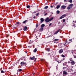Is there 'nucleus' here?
Listing matches in <instances>:
<instances>
[{"mask_svg": "<svg viewBox=\"0 0 76 76\" xmlns=\"http://www.w3.org/2000/svg\"><path fill=\"white\" fill-rule=\"evenodd\" d=\"M53 19H54V17H52L50 19L48 18H47L45 19V21L46 23H48V22H50V21H51L52 20H53Z\"/></svg>", "mask_w": 76, "mask_h": 76, "instance_id": "nucleus-1", "label": "nucleus"}, {"mask_svg": "<svg viewBox=\"0 0 76 76\" xmlns=\"http://www.w3.org/2000/svg\"><path fill=\"white\" fill-rule=\"evenodd\" d=\"M66 14H64L62 15V16H61L60 18V19H63V18H64L65 16H66Z\"/></svg>", "mask_w": 76, "mask_h": 76, "instance_id": "nucleus-2", "label": "nucleus"}, {"mask_svg": "<svg viewBox=\"0 0 76 76\" xmlns=\"http://www.w3.org/2000/svg\"><path fill=\"white\" fill-rule=\"evenodd\" d=\"M63 52V50L62 49H61L59 51L58 53H59V54H61V53H62Z\"/></svg>", "mask_w": 76, "mask_h": 76, "instance_id": "nucleus-3", "label": "nucleus"}, {"mask_svg": "<svg viewBox=\"0 0 76 76\" xmlns=\"http://www.w3.org/2000/svg\"><path fill=\"white\" fill-rule=\"evenodd\" d=\"M60 31V29H58V31H56L54 34V35H56V34H57V33H58V32H59V31Z\"/></svg>", "mask_w": 76, "mask_h": 76, "instance_id": "nucleus-4", "label": "nucleus"}, {"mask_svg": "<svg viewBox=\"0 0 76 76\" xmlns=\"http://www.w3.org/2000/svg\"><path fill=\"white\" fill-rule=\"evenodd\" d=\"M61 7L63 9H66V6L64 5H62L61 6Z\"/></svg>", "mask_w": 76, "mask_h": 76, "instance_id": "nucleus-5", "label": "nucleus"}, {"mask_svg": "<svg viewBox=\"0 0 76 76\" xmlns=\"http://www.w3.org/2000/svg\"><path fill=\"white\" fill-rule=\"evenodd\" d=\"M71 64H72V65H74L75 64V62L74 61H72L71 62Z\"/></svg>", "mask_w": 76, "mask_h": 76, "instance_id": "nucleus-6", "label": "nucleus"}, {"mask_svg": "<svg viewBox=\"0 0 76 76\" xmlns=\"http://www.w3.org/2000/svg\"><path fill=\"white\" fill-rule=\"evenodd\" d=\"M35 59V56H33V57H30V59L31 60H34Z\"/></svg>", "mask_w": 76, "mask_h": 76, "instance_id": "nucleus-7", "label": "nucleus"}, {"mask_svg": "<svg viewBox=\"0 0 76 76\" xmlns=\"http://www.w3.org/2000/svg\"><path fill=\"white\" fill-rule=\"evenodd\" d=\"M64 60V59H61V60L60 61H57V62H58V63H61V61H63Z\"/></svg>", "mask_w": 76, "mask_h": 76, "instance_id": "nucleus-8", "label": "nucleus"}, {"mask_svg": "<svg viewBox=\"0 0 76 76\" xmlns=\"http://www.w3.org/2000/svg\"><path fill=\"white\" fill-rule=\"evenodd\" d=\"M40 20H41V23H42L43 22H44V18H41L40 19Z\"/></svg>", "mask_w": 76, "mask_h": 76, "instance_id": "nucleus-9", "label": "nucleus"}, {"mask_svg": "<svg viewBox=\"0 0 76 76\" xmlns=\"http://www.w3.org/2000/svg\"><path fill=\"white\" fill-rule=\"evenodd\" d=\"M63 75H67V72L66 71H63Z\"/></svg>", "mask_w": 76, "mask_h": 76, "instance_id": "nucleus-10", "label": "nucleus"}, {"mask_svg": "<svg viewBox=\"0 0 76 76\" xmlns=\"http://www.w3.org/2000/svg\"><path fill=\"white\" fill-rule=\"evenodd\" d=\"M28 28V27L26 26L24 27V28H23V31H26V29Z\"/></svg>", "mask_w": 76, "mask_h": 76, "instance_id": "nucleus-11", "label": "nucleus"}, {"mask_svg": "<svg viewBox=\"0 0 76 76\" xmlns=\"http://www.w3.org/2000/svg\"><path fill=\"white\" fill-rule=\"evenodd\" d=\"M60 6H61L60 5H58L56 7V9H59V7H60Z\"/></svg>", "mask_w": 76, "mask_h": 76, "instance_id": "nucleus-12", "label": "nucleus"}, {"mask_svg": "<svg viewBox=\"0 0 76 76\" xmlns=\"http://www.w3.org/2000/svg\"><path fill=\"white\" fill-rule=\"evenodd\" d=\"M25 63H24L23 62H21L20 63V64L21 66H23L24 64Z\"/></svg>", "mask_w": 76, "mask_h": 76, "instance_id": "nucleus-13", "label": "nucleus"}, {"mask_svg": "<svg viewBox=\"0 0 76 76\" xmlns=\"http://www.w3.org/2000/svg\"><path fill=\"white\" fill-rule=\"evenodd\" d=\"M37 51V48H35V49L33 50V52L34 53H36Z\"/></svg>", "mask_w": 76, "mask_h": 76, "instance_id": "nucleus-14", "label": "nucleus"}, {"mask_svg": "<svg viewBox=\"0 0 76 76\" xmlns=\"http://www.w3.org/2000/svg\"><path fill=\"white\" fill-rule=\"evenodd\" d=\"M45 26V24H43L41 26V28H43V27H44Z\"/></svg>", "mask_w": 76, "mask_h": 76, "instance_id": "nucleus-15", "label": "nucleus"}, {"mask_svg": "<svg viewBox=\"0 0 76 76\" xmlns=\"http://www.w3.org/2000/svg\"><path fill=\"white\" fill-rule=\"evenodd\" d=\"M43 30L44 29H43V28L41 27V28H40V29H39V31H43Z\"/></svg>", "mask_w": 76, "mask_h": 76, "instance_id": "nucleus-16", "label": "nucleus"}, {"mask_svg": "<svg viewBox=\"0 0 76 76\" xmlns=\"http://www.w3.org/2000/svg\"><path fill=\"white\" fill-rule=\"evenodd\" d=\"M34 42V41H32L31 42V40H30V42L29 43V44H31V43H32V42Z\"/></svg>", "mask_w": 76, "mask_h": 76, "instance_id": "nucleus-17", "label": "nucleus"}, {"mask_svg": "<svg viewBox=\"0 0 76 76\" xmlns=\"http://www.w3.org/2000/svg\"><path fill=\"white\" fill-rule=\"evenodd\" d=\"M48 6H45V8H44V9H48Z\"/></svg>", "mask_w": 76, "mask_h": 76, "instance_id": "nucleus-18", "label": "nucleus"}, {"mask_svg": "<svg viewBox=\"0 0 76 76\" xmlns=\"http://www.w3.org/2000/svg\"><path fill=\"white\" fill-rule=\"evenodd\" d=\"M72 6H73V4H70L69 5V6L70 7H72Z\"/></svg>", "mask_w": 76, "mask_h": 76, "instance_id": "nucleus-19", "label": "nucleus"}, {"mask_svg": "<svg viewBox=\"0 0 76 76\" xmlns=\"http://www.w3.org/2000/svg\"><path fill=\"white\" fill-rule=\"evenodd\" d=\"M46 50L48 51H50V49H48V48H46Z\"/></svg>", "mask_w": 76, "mask_h": 76, "instance_id": "nucleus-20", "label": "nucleus"}, {"mask_svg": "<svg viewBox=\"0 0 76 76\" xmlns=\"http://www.w3.org/2000/svg\"><path fill=\"white\" fill-rule=\"evenodd\" d=\"M70 8H71V7H70L69 6V7H67V9H70Z\"/></svg>", "mask_w": 76, "mask_h": 76, "instance_id": "nucleus-21", "label": "nucleus"}, {"mask_svg": "<svg viewBox=\"0 0 76 76\" xmlns=\"http://www.w3.org/2000/svg\"><path fill=\"white\" fill-rule=\"evenodd\" d=\"M69 60L71 62L72 61H73V60H72V58H69Z\"/></svg>", "mask_w": 76, "mask_h": 76, "instance_id": "nucleus-22", "label": "nucleus"}, {"mask_svg": "<svg viewBox=\"0 0 76 76\" xmlns=\"http://www.w3.org/2000/svg\"><path fill=\"white\" fill-rule=\"evenodd\" d=\"M67 64V63H64L63 64V66H65L66 64Z\"/></svg>", "mask_w": 76, "mask_h": 76, "instance_id": "nucleus-23", "label": "nucleus"}, {"mask_svg": "<svg viewBox=\"0 0 76 76\" xmlns=\"http://www.w3.org/2000/svg\"><path fill=\"white\" fill-rule=\"evenodd\" d=\"M57 14H59V13H60V11L58 10H57Z\"/></svg>", "mask_w": 76, "mask_h": 76, "instance_id": "nucleus-24", "label": "nucleus"}, {"mask_svg": "<svg viewBox=\"0 0 76 76\" xmlns=\"http://www.w3.org/2000/svg\"><path fill=\"white\" fill-rule=\"evenodd\" d=\"M26 21H27V20H26L25 21H23V23H26Z\"/></svg>", "mask_w": 76, "mask_h": 76, "instance_id": "nucleus-25", "label": "nucleus"}, {"mask_svg": "<svg viewBox=\"0 0 76 76\" xmlns=\"http://www.w3.org/2000/svg\"><path fill=\"white\" fill-rule=\"evenodd\" d=\"M39 12H38V13H37L36 14V16H38V15H39Z\"/></svg>", "mask_w": 76, "mask_h": 76, "instance_id": "nucleus-26", "label": "nucleus"}, {"mask_svg": "<svg viewBox=\"0 0 76 76\" xmlns=\"http://www.w3.org/2000/svg\"><path fill=\"white\" fill-rule=\"evenodd\" d=\"M69 3H72V0H69Z\"/></svg>", "mask_w": 76, "mask_h": 76, "instance_id": "nucleus-27", "label": "nucleus"}, {"mask_svg": "<svg viewBox=\"0 0 76 76\" xmlns=\"http://www.w3.org/2000/svg\"><path fill=\"white\" fill-rule=\"evenodd\" d=\"M1 72L2 73H4V71H3V70H1Z\"/></svg>", "mask_w": 76, "mask_h": 76, "instance_id": "nucleus-28", "label": "nucleus"}, {"mask_svg": "<svg viewBox=\"0 0 76 76\" xmlns=\"http://www.w3.org/2000/svg\"><path fill=\"white\" fill-rule=\"evenodd\" d=\"M61 56L62 57H65V56L63 55H62Z\"/></svg>", "mask_w": 76, "mask_h": 76, "instance_id": "nucleus-29", "label": "nucleus"}, {"mask_svg": "<svg viewBox=\"0 0 76 76\" xmlns=\"http://www.w3.org/2000/svg\"><path fill=\"white\" fill-rule=\"evenodd\" d=\"M27 8H29L30 7V6H27Z\"/></svg>", "mask_w": 76, "mask_h": 76, "instance_id": "nucleus-30", "label": "nucleus"}, {"mask_svg": "<svg viewBox=\"0 0 76 76\" xmlns=\"http://www.w3.org/2000/svg\"><path fill=\"white\" fill-rule=\"evenodd\" d=\"M58 39H56L54 40V41H58Z\"/></svg>", "mask_w": 76, "mask_h": 76, "instance_id": "nucleus-31", "label": "nucleus"}, {"mask_svg": "<svg viewBox=\"0 0 76 76\" xmlns=\"http://www.w3.org/2000/svg\"><path fill=\"white\" fill-rule=\"evenodd\" d=\"M73 56H74V58H76V56L74 55Z\"/></svg>", "mask_w": 76, "mask_h": 76, "instance_id": "nucleus-32", "label": "nucleus"}, {"mask_svg": "<svg viewBox=\"0 0 76 76\" xmlns=\"http://www.w3.org/2000/svg\"><path fill=\"white\" fill-rule=\"evenodd\" d=\"M63 22H65V19H64L63 20Z\"/></svg>", "mask_w": 76, "mask_h": 76, "instance_id": "nucleus-33", "label": "nucleus"}, {"mask_svg": "<svg viewBox=\"0 0 76 76\" xmlns=\"http://www.w3.org/2000/svg\"><path fill=\"white\" fill-rule=\"evenodd\" d=\"M72 40V39H69V41H71Z\"/></svg>", "mask_w": 76, "mask_h": 76, "instance_id": "nucleus-34", "label": "nucleus"}, {"mask_svg": "<svg viewBox=\"0 0 76 76\" xmlns=\"http://www.w3.org/2000/svg\"><path fill=\"white\" fill-rule=\"evenodd\" d=\"M37 11H36L34 12L33 13H37Z\"/></svg>", "mask_w": 76, "mask_h": 76, "instance_id": "nucleus-35", "label": "nucleus"}, {"mask_svg": "<svg viewBox=\"0 0 76 76\" xmlns=\"http://www.w3.org/2000/svg\"><path fill=\"white\" fill-rule=\"evenodd\" d=\"M51 25H52V23H50L49 25V26H50Z\"/></svg>", "mask_w": 76, "mask_h": 76, "instance_id": "nucleus-36", "label": "nucleus"}, {"mask_svg": "<svg viewBox=\"0 0 76 76\" xmlns=\"http://www.w3.org/2000/svg\"><path fill=\"white\" fill-rule=\"evenodd\" d=\"M71 53H73V50H71Z\"/></svg>", "mask_w": 76, "mask_h": 76, "instance_id": "nucleus-37", "label": "nucleus"}, {"mask_svg": "<svg viewBox=\"0 0 76 76\" xmlns=\"http://www.w3.org/2000/svg\"><path fill=\"white\" fill-rule=\"evenodd\" d=\"M19 71L20 72H21V71H22V69H19Z\"/></svg>", "mask_w": 76, "mask_h": 76, "instance_id": "nucleus-38", "label": "nucleus"}, {"mask_svg": "<svg viewBox=\"0 0 76 76\" xmlns=\"http://www.w3.org/2000/svg\"><path fill=\"white\" fill-rule=\"evenodd\" d=\"M75 22L74 23H76V20L75 21H73V22Z\"/></svg>", "mask_w": 76, "mask_h": 76, "instance_id": "nucleus-39", "label": "nucleus"}, {"mask_svg": "<svg viewBox=\"0 0 76 76\" xmlns=\"http://www.w3.org/2000/svg\"><path fill=\"white\" fill-rule=\"evenodd\" d=\"M38 24H36V28H38Z\"/></svg>", "mask_w": 76, "mask_h": 76, "instance_id": "nucleus-40", "label": "nucleus"}, {"mask_svg": "<svg viewBox=\"0 0 76 76\" xmlns=\"http://www.w3.org/2000/svg\"><path fill=\"white\" fill-rule=\"evenodd\" d=\"M47 15V13H46L45 14V16H46V15Z\"/></svg>", "mask_w": 76, "mask_h": 76, "instance_id": "nucleus-41", "label": "nucleus"}, {"mask_svg": "<svg viewBox=\"0 0 76 76\" xmlns=\"http://www.w3.org/2000/svg\"><path fill=\"white\" fill-rule=\"evenodd\" d=\"M36 60H37V58H35V59L34 61H36Z\"/></svg>", "mask_w": 76, "mask_h": 76, "instance_id": "nucleus-42", "label": "nucleus"}, {"mask_svg": "<svg viewBox=\"0 0 76 76\" xmlns=\"http://www.w3.org/2000/svg\"><path fill=\"white\" fill-rule=\"evenodd\" d=\"M63 73L62 72H60V75L61 74V73Z\"/></svg>", "mask_w": 76, "mask_h": 76, "instance_id": "nucleus-43", "label": "nucleus"}, {"mask_svg": "<svg viewBox=\"0 0 76 76\" xmlns=\"http://www.w3.org/2000/svg\"><path fill=\"white\" fill-rule=\"evenodd\" d=\"M34 19H35V16H34L33 17Z\"/></svg>", "mask_w": 76, "mask_h": 76, "instance_id": "nucleus-44", "label": "nucleus"}, {"mask_svg": "<svg viewBox=\"0 0 76 76\" xmlns=\"http://www.w3.org/2000/svg\"><path fill=\"white\" fill-rule=\"evenodd\" d=\"M24 61H26V59H24Z\"/></svg>", "mask_w": 76, "mask_h": 76, "instance_id": "nucleus-45", "label": "nucleus"}, {"mask_svg": "<svg viewBox=\"0 0 76 76\" xmlns=\"http://www.w3.org/2000/svg\"><path fill=\"white\" fill-rule=\"evenodd\" d=\"M53 6H51V7L52 8H53Z\"/></svg>", "mask_w": 76, "mask_h": 76, "instance_id": "nucleus-46", "label": "nucleus"}, {"mask_svg": "<svg viewBox=\"0 0 76 76\" xmlns=\"http://www.w3.org/2000/svg\"><path fill=\"white\" fill-rule=\"evenodd\" d=\"M17 23L18 24H19V22H17Z\"/></svg>", "mask_w": 76, "mask_h": 76, "instance_id": "nucleus-47", "label": "nucleus"}, {"mask_svg": "<svg viewBox=\"0 0 76 76\" xmlns=\"http://www.w3.org/2000/svg\"><path fill=\"white\" fill-rule=\"evenodd\" d=\"M58 25H59V24H60V22H58Z\"/></svg>", "mask_w": 76, "mask_h": 76, "instance_id": "nucleus-48", "label": "nucleus"}, {"mask_svg": "<svg viewBox=\"0 0 76 76\" xmlns=\"http://www.w3.org/2000/svg\"><path fill=\"white\" fill-rule=\"evenodd\" d=\"M65 67H63V69H65Z\"/></svg>", "mask_w": 76, "mask_h": 76, "instance_id": "nucleus-49", "label": "nucleus"}, {"mask_svg": "<svg viewBox=\"0 0 76 76\" xmlns=\"http://www.w3.org/2000/svg\"><path fill=\"white\" fill-rule=\"evenodd\" d=\"M66 42H67V41H66Z\"/></svg>", "mask_w": 76, "mask_h": 76, "instance_id": "nucleus-50", "label": "nucleus"}, {"mask_svg": "<svg viewBox=\"0 0 76 76\" xmlns=\"http://www.w3.org/2000/svg\"><path fill=\"white\" fill-rule=\"evenodd\" d=\"M66 26H69V25H67Z\"/></svg>", "mask_w": 76, "mask_h": 76, "instance_id": "nucleus-51", "label": "nucleus"}, {"mask_svg": "<svg viewBox=\"0 0 76 76\" xmlns=\"http://www.w3.org/2000/svg\"><path fill=\"white\" fill-rule=\"evenodd\" d=\"M28 47L29 48V47H30V46H28Z\"/></svg>", "mask_w": 76, "mask_h": 76, "instance_id": "nucleus-52", "label": "nucleus"}, {"mask_svg": "<svg viewBox=\"0 0 76 76\" xmlns=\"http://www.w3.org/2000/svg\"><path fill=\"white\" fill-rule=\"evenodd\" d=\"M69 20V19L67 18V20Z\"/></svg>", "mask_w": 76, "mask_h": 76, "instance_id": "nucleus-53", "label": "nucleus"}, {"mask_svg": "<svg viewBox=\"0 0 76 76\" xmlns=\"http://www.w3.org/2000/svg\"><path fill=\"white\" fill-rule=\"evenodd\" d=\"M33 75H35V73H34V74H33Z\"/></svg>", "mask_w": 76, "mask_h": 76, "instance_id": "nucleus-54", "label": "nucleus"}, {"mask_svg": "<svg viewBox=\"0 0 76 76\" xmlns=\"http://www.w3.org/2000/svg\"><path fill=\"white\" fill-rule=\"evenodd\" d=\"M66 0H64V1H66Z\"/></svg>", "mask_w": 76, "mask_h": 76, "instance_id": "nucleus-55", "label": "nucleus"}]
</instances>
